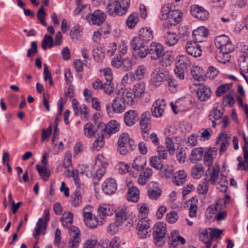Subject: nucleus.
<instances>
[{
	"mask_svg": "<svg viewBox=\"0 0 248 248\" xmlns=\"http://www.w3.org/2000/svg\"><path fill=\"white\" fill-rule=\"evenodd\" d=\"M215 45L217 48L216 58L217 61L223 63L229 62L230 53L234 49L230 38L225 35L217 36L215 39Z\"/></svg>",
	"mask_w": 248,
	"mask_h": 248,
	"instance_id": "1",
	"label": "nucleus"
},
{
	"mask_svg": "<svg viewBox=\"0 0 248 248\" xmlns=\"http://www.w3.org/2000/svg\"><path fill=\"white\" fill-rule=\"evenodd\" d=\"M130 3V0L109 1L107 4V12L109 15L122 16L127 12Z\"/></svg>",
	"mask_w": 248,
	"mask_h": 248,
	"instance_id": "2",
	"label": "nucleus"
},
{
	"mask_svg": "<svg viewBox=\"0 0 248 248\" xmlns=\"http://www.w3.org/2000/svg\"><path fill=\"white\" fill-rule=\"evenodd\" d=\"M166 224L164 222L156 223L154 227L153 236L158 246H162L165 242L164 238L166 232Z\"/></svg>",
	"mask_w": 248,
	"mask_h": 248,
	"instance_id": "3",
	"label": "nucleus"
},
{
	"mask_svg": "<svg viewBox=\"0 0 248 248\" xmlns=\"http://www.w3.org/2000/svg\"><path fill=\"white\" fill-rule=\"evenodd\" d=\"M168 71L161 67L155 68L151 75L150 81L152 85L158 86L165 80Z\"/></svg>",
	"mask_w": 248,
	"mask_h": 248,
	"instance_id": "4",
	"label": "nucleus"
},
{
	"mask_svg": "<svg viewBox=\"0 0 248 248\" xmlns=\"http://www.w3.org/2000/svg\"><path fill=\"white\" fill-rule=\"evenodd\" d=\"M139 123L141 133L143 134H148L152 128L151 114L149 111H145L140 115Z\"/></svg>",
	"mask_w": 248,
	"mask_h": 248,
	"instance_id": "5",
	"label": "nucleus"
},
{
	"mask_svg": "<svg viewBox=\"0 0 248 248\" xmlns=\"http://www.w3.org/2000/svg\"><path fill=\"white\" fill-rule=\"evenodd\" d=\"M106 15L105 12L99 10H95L92 14L86 16L87 22L91 25H101L106 20Z\"/></svg>",
	"mask_w": 248,
	"mask_h": 248,
	"instance_id": "6",
	"label": "nucleus"
},
{
	"mask_svg": "<svg viewBox=\"0 0 248 248\" xmlns=\"http://www.w3.org/2000/svg\"><path fill=\"white\" fill-rule=\"evenodd\" d=\"M106 108L108 115H110L113 112L117 113L123 112L125 107L122 103V98L119 97H115L110 104H107Z\"/></svg>",
	"mask_w": 248,
	"mask_h": 248,
	"instance_id": "7",
	"label": "nucleus"
},
{
	"mask_svg": "<svg viewBox=\"0 0 248 248\" xmlns=\"http://www.w3.org/2000/svg\"><path fill=\"white\" fill-rule=\"evenodd\" d=\"M148 52L151 59L157 60L164 55V48L161 44L152 42L148 48Z\"/></svg>",
	"mask_w": 248,
	"mask_h": 248,
	"instance_id": "8",
	"label": "nucleus"
},
{
	"mask_svg": "<svg viewBox=\"0 0 248 248\" xmlns=\"http://www.w3.org/2000/svg\"><path fill=\"white\" fill-rule=\"evenodd\" d=\"M69 233L71 238L68 242V248H78L80 241L79 229L75 226H71Z\"/></svg>",
	"mask_w": 248,
	"mask_h": 248,
	"instance_id": "9",
	"label": "nucleus"
},
{
	"mask_svg": "<svg viewBox=\"0 0 248 248\" xmlns=\"http://www.w3.org/2000/svg\"><path fill=\"white\" fill-rule=\"evenodd\" d=\"M191 15L195 18L202 21L207 20L209 17V13L203 7L198 5H193L190 7Z\"/></svg>",
	"mask_w": 248,
	"mask_h": 248,
	"instance_id": "10",
	"label": "nucleus"
},
{
	"mask_svg": "<svg viewBox=\"0 0 248 248\" xmlns=\"http://www.w3.org/2000/svg\"><path fill=\"white\" fill-rule=\"evenodd\" d=\"M166 104L163 99H158L153 104L152 108V115L156 118L161 117L164 113Z\"/></svg>",
	"mask_w": 248,
	"mask_h": 248,
	"instance_id": "11",
	"label": "nucleus"
},
{
	"mask_svg": "<svg viewBox=\"0 0 248 248\" xmlns=\"http://www.w3.org/2000/svg\"><path fill=\"white\" fill-rule=\"evenodd\" d=\"M190 105V101L186 99H179L174 104L171 103V108L175 113L187 110Z\"/></svg>",
	"mask_w": 248,
	"mask_h": 248,
	"instance_id": "12",
	"label": "nucleus"
},
{
	"mask_svg": "<svg viewBox=\"0 0 248 248\" xmlns=\"http://www.w3.org/2000/svg\"><path fill=\"white\" fill-rule=\"evenodd\" d=\"M102 189L106 195H111L117 190V184L116 181L112 178L106 179L103 183Z\"/></svg>",
	"mask_w": 248,
	"mask_h": 248,
	"instance_id": "13",
	"label": "nucleus"
},
{
	"mask_svg": "<svg viewBox=\"0 0 248 248\" xmlns=\"http://www.w3.org/2000/svg\"><path fill=\"white\" fill-rule=\"evenodd\" d=\"M185 48L187 53L194 57H199L202 55L201 46L197 44L195 42H187L186 43Z\"/></svg>",
	"mask_w": 248,
	"mask_h": 248,
	"instance_id": "14",
	"label": "nucleus"
},
{
	"mask_svg": "<svg viewBox=\"0 0 248 248\" xmlns=\"http://www.w3.org/2000/svg\"><path fill=\"white\" fill-rule=\"evenodd\" d=\"M192 35L195 42H202L207 37L208 31L204 27L201 26L193 30Z\"/></svg>",
	"mask_w": 248,
	"mask_h": 248,
	"instance_id": "15",
	"label": "nucleus"
},
{
	"mask_svg": "<svg viewBox=\"0 0 248 248\" xmlns=\"http://www.w3.org/2000/svg\"><path fill=\"white\" fill-rule=\"evenodd\" d=\"M116 223L118 225H122L128 217V208L126 206H122L115 211Z\"/></svg>",
	"mask_w": 248,
	"mask_h": 248,
	"instance_id": "16",
	"label": "nucleus"
},
{
	"mask_svg": "<svg viewBox=\"0 0 248 248\" xmlns=\"http://www.w3.org/2000/svg\"><path fill=\"white\" fill-rule=\"evenodd\" d=\"M138 116L139 114L136 110H129L124 113V122L127 126H132L136 123Z\"/></svg>",
	"mask_w": 248,
	"mask_h": 248,
	"instance_id": "17",
	"label": "nucleus"
},
{
	"mask_svg": "<svg viewBox=\"0 0 248 248\" xmlns=\"http://www.w3.org/2000/svg\"><path fill=\"white\" fill-rule=\"evenodd\" d=\"M211 93L210 88L205 85L200 86L197 91V97L201 101L207 100L211 96Z\"/></svg>",
	"mask_w": 248,
	"mask_h": 248,
	"instance_id": "18",
	"label": "nucleus"
},
{
	"mask_svg": "<svg viewBox=\"0 0 248 248\" xmlns=\"http://www.w3.org/2000/svg\"><path fill=\"white\" fill-rule=\"evenodd\" d=\"M114 212L113 208L108 204L100 205L98 208V215L100 218L104 219L106 217L111 216Z\"/></svg>",
	"mask_w": 248,
	"mask_h": 248,
	"instance_id": "19",
	"label": "nucleus"
},
{
	"mask_svg": "<svg viewBox=\"0 0 248 248\" xmlns=\"http://www.w3.org/2000/svg\"><path fill=\"white\" fill-rule=\"evenodd\" d=\"M139 36L142 39V41L147 44L154 38L153 31L149 27L142 28L139 31Z\"/></svg>",
	"mask_w": 248,
	"mask_h": 248,
	"instance_id": "20",
	"label": "nucleus"
},
{
	"mask_svg": "<svg viewBox=\"0 0 248 248\" xmlns=\"http://www.w3.org/2000/svg\"><path fill=\"white\" fill-rule=\"evenodd\" d=\"M83 192L84 189H76L71 197V204L73 206L77 207L81 204Z\"/></svg>",
	"mask_w": 248,
	"mask_h": 248,
	"instance_id": "21",
	"label": "nucleus"
},
{
	"mask_svg": "<svg viewBox=\"0 0 248 248\" xmlns=\"http://www.w3.org/2000/svg\"><path fill=\"white\" fill-rule=\"evenodd\" d=\"M92 53L93 59L97 62H101L104 59V50L101 46H93Z\"/></svg>",
	"mask_w": 248,
	"mask_h": 248,
	"instance_id": "22",
	"label": "nucleus"
},
{
	"mask_svg": "<svg viewBox=\"0 0 248 248\" xmlns=\"http://www.w3.org/2000/svg\"><path fill=\"white\" fill-rule=\"evenodd\" d=\"M152 174V169L149 168H146L145 171L141 172L140 174L138 180L139 184L142 186L146 185L149 181Z\"/></svg>",
	"mask_w": 248,
	"mask_h": 248,
	"instance_id": "23",
	"label": "nucleus"
},
{
	"mask_svg": "<svg viewBox=\"0 0 248 248\" xmlns=\"http://www.w3.org/2000/svg\"><path fill=\"white\" fill-rule=\"evenodd\" d=\"M140 192L138 188L135 186L129 187L126 194V198L128 201L136 202L139 199Z\"/></svg>",
	"mask_w": 248,
	"mask_h": 248,
	"instance_id": "24",
	"label": "nucleus"
},
{
	"mask_svg": "<svg viewBox=\"0 0 248 248\" xmlns=\"http://www.w3.org/2000/svg\"><path fill=\"white\" fill-rule=\"evenodd\" d=\"M186 174L183 170L177 171L172 178V182L176 186L183 185L186 181Z\"/></svg>",
	"mask_w": 248,
	"mask_h": 248,
	"instance_id": "25",
	"label": "nucleus"
},
{
	"mask_svg": "<svg viewBox=\"0 0 248 248\" xmlns=\"http://www.w3.org/2000/svg\"><path fill=\"white\" fill-rule=\"evenodd\" d=\"M146 43L142 41V39L140 37H134L130 42V47L135 51H137L140 48H144L146 46Z\"/></svg>",
	"mask_w": 248,
	"mask_h": 248,
	"instance_id": "26",
	"label": "nucleus"
},
{
	"mask_svg": "<svg viewBox=\"0 0 248 248\" xmlns=\"http://www.w3.org/2000/svg\"><path fill=\"white\" fill-rule=\"evenodd\" d=\"M147 160L141 156L137 157L132 164V168L137 171L142 170L146 165Z\"/></svg>",
	"mask_w": 248,
	"mask_h": 248,
	"instance_id": "27",
	"label": "nucleus"
},
{
	"mask_svg": "<svg viewBox=\"0 0 248 248\" xmlns=\"http://www.w3.org/2000/svg\"><path fill=\"white\" fill-rule=\"evenodd\" d=\"M145 89V83L142 82H139L134 85L132 93L137 98H140L144 94Z\"/></svg>",
	"mask_w": 248,
	"mask_h": 248,
	"instance_id": "28",
	"label": "nucleus"
},
{
	"mask_svg": "<svg viewBox=\"0 0 248 248\" xmlns=\"http://www.w3.org/2000/svg\"><path fill=\"white\" fill-rule=\"evenodd\" d=\"M147 71V67L144 65H139L135 70L134 73H129V76H132L134 79L140 80L144 77L145 74Z\"/></svg>",
	"mask_w": 248,
	"mask_h": 248,
	"instance_id": "29",
	"label": "nucleus"
},
{
	"mask_svg": "<svg viewBox=\"0 0 248 248\" xmlns=\"http://www.w3.org/2000/svg\"><path fill=\"white\" fill-rule=\"evenodd\" d=\"M120 240L118 237H114L111 241L105 240L102 243L101 248H119Z\"/></svg>",
	"mask_w": 248,
	"mask_h": 248,
	"instance_id": "30",
	"label": "nucleus"
},
{
	"mask_svg": "<svg viewBox=\"0 0 248 248\" xmlns=\"http://www.w3.org/2000/svg\"><path fill=\"white\" fill-rule=\"evenodd\" d=\"M136 98L132 92L125 91L123 93L122 100L123 103L132 105L137 101Z\"/></svg>",
	"mask_w": 248,
	"mask_h": 248,
	"instance_id": "31",
	"label": "nucleus"
},
{
	"mask_svg": "<svg viewBox=\"0 0 248 248\" xmlns=\"http://www.w3.org/2000/svg\"><path fill=\"white\" fill-rule=\"evenodd\" d=\"M177 67H180L182 69H186L187 67H190L191 62L186 55L179 56L176 58Z\"/></svg>",
	"mask_w": 248,
	"mask_h": 248,
	"instance_id": "32",
	"label": "nucleus"
},
{
	"mask_svg": "<svg viewBox=\"0 0 248 248\" xmlns=\"http://www.w3.org/2000/svg\"><path fill=\"white\" fill-rule=\"evenodd\" d=\"M203 154V150L202 148H196L191 151L189 156L190 160L194 162L202 159Z\"/></svg>",
	"mask_w": 248,
	"mask_h": 248,
	"instance_id": "33",
	"label": "nucleus"
},
{
	"mask_svg": "<svg viewBox=\"0 0 248 248\" xmlns=\"http://www.w3.org/2000/svg\"><path fill=\"white\" fill-rule=\"evenodd\" d=\"M224 112V108L223 107H219L218 104H216L211 111L209 117L212 116L215 120H217L222 117Z\"/></svg>",
	"mask_w": 248,
	"mask_h": 248,
	"instance_id": "34",
	"label": "nucleus"
},
{
	"mask_svg": "<svg viewBox=\"0 0 248 248\" xmlns=\"http://www.w3.org/2000/svg\"><path fill=\"white\" fill-rule=\"evenodd\" d=\"M204 171L203 167L201 164L195 165L191 170V176L194 179H199Z\"/></svg>",
	"mask_w": 248,
	"mask_h": 248,
	"instance_id": "35",
	"label": "nucleus"
},
{
	"mask_svg": "<svg viewBox=\"0 0 248 248\" xmlns=\"http://www.w3.org/2000/svg\"><path fill=\"white\" fill-rule=\"evenodd\" d=\"M35 167L39 174L42 177V179L44 181L47 180L50 174L49 168L47 166H41L39 165H36Z\"/></svg>",
	"mask_w": 248,
	"mask_h": 248,
	"instance_id": "36",
	"label": "nucleus"
},
{
	"mask_svg": "<svg viewBox=\"0 0 248 248\" xmlns=\"http://www.w3.org/2000/svg\"><path fill=\"white\" fill-rule=\"evenodd\" d=\"M43 50H46L47 48H51L54 46V40L52 37L48 34L45 35L41 43Z\"/></svg>",
	"mask_w": 248,
	"mask_h": 248,
	"instance_id": "37",
	"label": "nucleus"
},
{
	"mask_svg": "<svg viewBox=\"0 0 248 248\" xmlns=\"http://www.w3.org/2000/svg\"><path fill=\"white\" fill-rule=\"evenodd\" d=\"M106 125L107 127V135H110L117 132L119 130V124L116 121L111 120Z\"/></svg>",
	"mask_w": 248,
	"mask_h": 248,
	"instance_id": "38",
	"label": "nucleus"
},
{
	"mask_svg": "<svg viewBox=\"0 0 248 248\" xmlns=\"http://www.w3.org/2000/svg\"><path fill=\"white\" fill-rule=\"evenodd\" d=\"M165 38V43L168 46H174L178 41L177 35L174 32H167Z\"/></svg>",
	"mask_w": 248,
	"mask_h": 248,
	"instance_id": "39",
	"label": "nucleus"
},
{
	"mask_svg": "<svg viewBox=\"0 0 248 248\" xmlns=\"http://www.w3.org/2000/svg\"><path fill=\"white\" fill-rule=\"evenodd\" d=\"M181 18V16L178 11L172 10L169 15L168 18L166 20H169L171 22L170 24L176 25L179 22Z\"/></svg>",
	"mask_w": 248,
	"mask_h": 248,
	"instance_id": "40",
	"label": "nucleus"
},
{
	"mask_svg": "<svg viewBox=\"0 0 248 248\" xmlns=\"http://www.w3.org/2000/svg\"><path fill=\"white\" fill-rule=\"evenodd\" d=\"M71 176L73 178L75 184L76 185V189H84V185L80 182L78 170H73L71 172Z\"/></svg>",
	"mask_w": 248,
	"mask_h": 248,
	"instance_id": "41",
	"label": "nucleus"
},
{
	"mask_svg": "<svg viewBox=\"0 0 248 248\" xmlns=\"http://www.w3.org/2000/svg\"><path fill=\"white\" fill-rule=\"evenodd\" d=\"M139 16L137 13H132L128 17L126 24L128 27L132 29L139 22Z\"/></svg>",
	"mask_w": 248,
	"mask_h": 248,
	"instance_id": "42",
	"label": "nucleus"
},
{
	"mask_svg": "<svg viewBox=\"0 0 248 248\" xmlns=\"http://www.w3.org/2000/svg\"><path fill=\"white\" fill-rule=\"evenodd\" d=\"M178 231L174 230L171 233L170 236L169 238V240L170 242V244L177 241H180L181 244H184L186 243V240L184 238L181 236L178 235Z\"/></svg>",
	"mask_w": 248,
	"mask_h": 248,
	"instance_id": "43",
	"label": "nucleus"
},
{
	"mask_svg": "<svg viewBox=\"0 0 248 248\" xmlns=\"http://www.w3.org/2000/svg\"><path fill=\"white\" fill-rule=\"evenodd\" d=\"M94 126L93 124L91 123H87L84 127V135L88 138H92L95 134Z\"/></svg>",
	"mask_w": 248,
	"mask_h": 248,
	"instance_id": "44",
	"label": "nucleus"
},
{
	"mask_svg": "<svg viewBox=\"0 0 248 248\" xmlns=\"http://www.w3.org/2000/svg\"><path fill=\"white\" fill-rule=\"evenodd\" d=\"M150 224L149 220L142 218L139 220L137 225V229L140 232L146 231L150 228Z\"/></svg>",
	"mask_w": 248,
	"mask_h": 248,
	"instance_id": "45",
	"label": "nucleus"
},
{
	"mask_svg": "<svg viewBox=\"0 0 248 248\" xmlns=\"http://www.w3.org/2000/svg\"><path fill=\"white\" fill-rule=\"evenodd\" d=\"M104 135L101 134L93 143V149L94 150L99 151L104 146L105 141L104 140Z\"/></svg>",
	"mask_w": 248,
	"mask_h": 248,
	"instance_id": "46",
	"label": "nucleus"
},
{
	"mask_svg": "<svg viewBox=\"0 0 248 248\" xmlns=\"http://www.w3.org/2000/svg\"><path fill=\"white\" fill-rule=\"evenodd\" d=\"M216 154V151L210 148L205 152L204 157V161L205 164L210 167L213 163V156Z\"/></svg>",
	"mask_w": 248,
	"mask_h": 248,
	"instance_id": "47",
	"label": "nucleus"
},
{
	"mask_svg": "<svg viewBox=\"0 0 248 248\" xmlns=\"http://www.w3.org/2000/svg\"><path fill=\"white\" fill-rule=\"evenodd\" d=\"M232 83L225 84L218 86L216 90V93L217 96H220L229 91L232 87Z\"/></svg>",
	"mask_w": 248,
	"mask_h": 248,
	"instance_id": "48",
	"label": "nucleus"
},
{
	"mask_svg": "<svg viewBox=\"0 0 248 248\" xmlns=\"http://www.w3.org/2000/svg\"><path fill=\"white\" fill-rule=\"evenodd\" d=\"M82 35V30L79 25H77L73 27L70 32V36L72 39L78 40Z\"/></svg>",
	"mask_w": 248,
	"mask_h": 248,
	"instance_id": "49",
	"label": "nucleus"
},
{
	"mask_svg": "<svg viewBox=\"0 0 248 248\" xmlns=\"http://www.w3.org/2000/svg\"><path fill=\"white\" fill-rule=\"evenodd\" d=\"M162 190L158 187H156L148 190V195L150 199L157 200L161 196Z\"/></svg>",
	"mask_w": 248,
	"mask_h": 248,
	"instance_id": "50",
	"label": "nucleus"
},
{
	"mask_svg": "<svg viewBox=\"0 0 248 248\" xmlns=\"http://www.w3.org/2000/svg\"><path fill=\"white\" fill-rule=\"evenodd\" d=\"M209 180H207V178H205L204 181L198 185L197 189L199 194L202 195H206L207 194L209 186Z\"/></svg>",
	"mask_w": 248,
	"mask_h": 248,
	"instance_id": "51",
	"label": "nucleus"
},
{
	"mask_svg": "<svg viewBox=\"0 0 248 248\" xmlns=\"http://www.w3.org/2000/svg\"><path fill=\"white\" fill-rule=\"evenodd\" d=\"M100 157L102 158V155H97V158L95 161V164H97L98 165H99V164H101L102 167L98 169L96 173H97V175H100V176H103V175L105 174L106 172V169L105 168V166L107 164V162L105 161H102Z\"/></svg>",
	"mask_w": 248,
	"mask_h": 248,
	"instance_id": "52",
	"label": "nucleus"
},
{
	"mask_svg": "<svg viewBox=\"0 0 248 248\" xmlns=\"http://www.w3.org/2000/svg\"><path fill=\"white\" fill-rule=\"evenodd\" d=\"M170 8V5L169 3L165 4L161 8L160 16L161 20H166L168 18L169 15L171 12Z\"/></svg>",
	"mask_w": 248,
	"mask_h": 248,
	"instance_id": "53",
	"label": "nucleus"
},
{
	"mask_svg": "<svg viewBox=\"0 0 248 248\" xmlns=\"http://www.w3.org/2000/svg\"><path fill=\"white\" fill-rule=\"evenodd\" d=\"M238 61L240 69L248 73V56L239 58Z\"/></svg>",
	"mask_w": 248,
	"mask_h": 248,
	"instance_id": "54",
	"label": "nucleus"
},
{
	"mask_svg": "<svg viewBox=\"0 0 248 248\" xmlns=\"http://www.w3.org/2000/svg\"><path fill=\"white\" fill-rule=\"evenodd\" d=\"M150 164L152 167L156 170L162 169L163 165L161 159L156 156H153L150 158Z\"/></svg>",
	"mask_w": 248,
	"mask_h": 248,
	"instance_id": "55",
	"label": "nucleus"
},
{
	"mask_svg": "<svg viewBox=\"0 0 248 248\" xmlns=\"http://www.w3.org/2000/svg\"><path fill=\"white\" fill-rule=\"evenodd\" d=\"M220 170L219 166L217 165L216 167L213 168L211 173L210 174V178L209 179L211 181L212 185L215 184L218 177V174Z\"/></svg>",
	"mask_w": 248,
	"mask_h": 248,
	"instance_id": "56",
	"label": "nucleus"
},
{
	"mask_svg": "<svg viewBox=\"0 0 248 248\" xmlns=\"http://www.w3.org/2000/svg\"><path fill=\"white\" fill-rule=\"evenodd\" d=\"M165 81L168 82L169 86L170 88H172V92L174 91L178 85L177 81L170 75L169 72L168 73V75H167V77H166Z\"/></svg>",
	"mask_w": 248,
	"mask_h": 248,
	"instance_id": "57",
	"label": "nucleus"
},
{
	"mask_svg": "<svg viewBox=\"0 0 248 248\" xmlns=\"http://www.w3.org/2000/svg\"><path fill=\"white\" fill-rule=\"evenodd\" d=\"M222 101L224 106L232 107L235 103L234 98L232 96L231 92L223 96Z\"/></svg>",
	"mask_w": 248,
	"mask_h": 248,
	"instance_id": "58",
	"label": "nucleus"
},
{
	"mask_svg": "<svg viewBox=\"0 0 248 248\" xmlns=\"http://www.w3.org/2000/svg\"><path fill=\"white\" fill-rule=\"evenodd\" d=\"M148 54H149L148 48L146 49L144 48L139 49L137 51L133 52V56L136 59L139 58L144 59L146 57Z\"/></svg>",
	"mask_w": 248,
	"mask_h": 248,
	"instance_id": "59",
	"label": "nucleus"
},
{
	"mask_svg": "<svg viewBox=\"0 0 248 248\" xmlns=\"http://www.w3.org/2000/svg\"><path fill=\"white\" fill-rule=\"evenodd\" d=\"M97 240L94 236L88 238L85 242L84 248H97Z\"/></svg>",
	"mask_w": 248,
	"mask_h": 248,
	"instance_id": "60",
	"label": "nucleus"
},
{
	"mask_svg": "<svg viewBox=\"0 0 248 248\" xmlns=\"http://www.w3.org/2000/svg\"><path fill=\"white\" fill-rule=\"evenodd\" d=\"M43 223V219L41 217L39 218L36 223V226L34 229V233L33 235L34 238L37 239V237L40 234V231Z\"/></svg>",
	"mask_w": 248,
	"mask_h": 248,
	"instance_id": "61",
	"label": "nucleus"
},
{
	"mask_svg": "<svg viewBox=\"0 0 248 248\" xmlns=\"http://www.w3.org/2000/svg\"><path fill=\"white\" fill-rule=\"evenodd\" d=\"M166 147L170 154L173 155L175 152L174 145L173 140L170 137H167L165 140Z\"/></svg>",
	"mask_w": 248,
	"mask_h": 248,
	"instance_id": "62",
	"label": "nucleus"
},
{
	"mask_svg": "<svg viewBox=\"0 0 248 248\" xmlns=\"http://www.w3.org/2000/svg\"><path fill=\"white\" fill-rule=\"evenodd\" d=\"M178 215L177 212L171 211L167 215V220L170 223H174L178 219Z\"/></svg>",
	"mask_w": 248,
	"mask_h": 248,
	"instance_id": "63",
	"label": "nucleus"
},
{
	"mask_svg": "<svg viewBox=\"0 0 248 248\" xmlns=\"http://www.w3.org/2000/svg\"><path fill=\"white\" fill-rule=\"evenodd\" d=\"M237 48L241 53L240 54L239 58L248 56V46L247 45L243 43H240L237 45Z\"/></svg>",
	"mask_w": 248,
	"mask_h": 248,
	"instance_id": "64",
	"label": "nucleus"
}]
</instances>
